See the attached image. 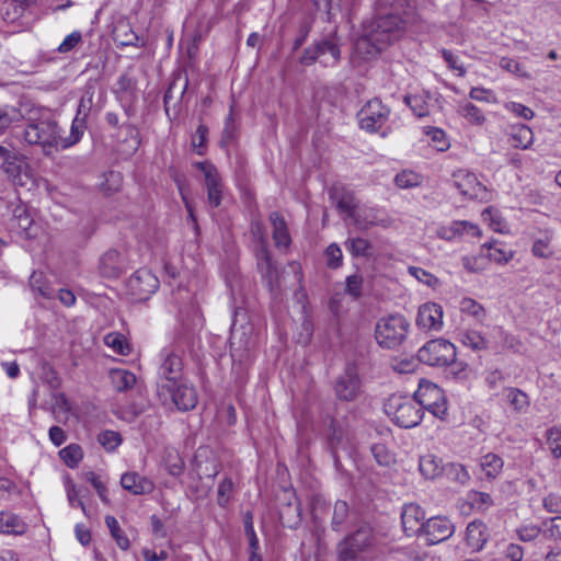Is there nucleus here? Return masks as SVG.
<instances>
[{
	"label": "nucleus",
	"instance_id": "nucleus-1",
	"mask_svg": "<svg viewBox=\"0 0 561 561\" xmlns=\"http://www.w3.org/2000/svg\"><path fill=\"white\" fill-rule=\"evenodd\" d=\"M410 9L408 0H393L388 10H379L373 20L364 22L354 43L355 54L368 60L398 41L405 30Z\"/></svg>",
	"mask_w": 561,
	"mask_h": 561
},
{
	"label": "nucleus",
	"instance_id": "nucleus-2",
	"mask_svg": "<svg viewBox=\"0 0 561 561\" xmlns=\"http://www.w3.org/2000/svg\"><path fill=\"white\" fill-rule=\"evenodd\" d=\"M410 331L409 320L401 313H390L379 318L375 325V340L383 350L401 346Z\"/></svg>",
	"mask_w": 561,
	"mask_h": 561
},
{
	"label": "nucleus",
	"instance_id": "nucleus-3",
	"mask_svg": "<svg viewBox=\"0 0 561 561\" xmlns=\"http://www.w3.org/2000/svg\"><path fill=\"white\" fill-rule=\"evenodd\" d=\"M375 545V535L368 524L360 525L336 546L339 561H367V553Z\"/></svg>",
	"mask_w": 561,
	"mask_h": 561
},
{
	"label": "nucleus",
	"instance_id": "nucleus-4",
	"mask_svg": "<svg viewBox=\"0 0 561 561\" xmlns=\"http://www.w3.org/2000/svg\"><path fill=\"white\" fill-rule=\"evenodd\" d=\"M386 412L397 425L404 428L419 425L423 417V411L415 397L391 396L386 403Z\"/></svg>",
	"mask_w": 561,
	"mask_h": 561
},
{
	"label": "nucleus",
	"instance_id": "nucleus-5",
	"mask_svg": "<svg viewBox=\"0 0 561 561\" xmlns=\"http://www.w3.org/2000/svg\"><path fill=\"white\" fill-rule=\"evenodd\" d=\"M21 135L26 144L41 147L46 154L59 146L58 125L49 118L30 122Z\"/></svg>",
	"mask_w": 561,
	"mask_h": 561
},
{
	"label": "nucleus",
	"instance_id": "nucleus-6",
	"mask_svg": "<svg viewBox=\"0 0 561 561\" xmlns=\"http://www.w3.org/2000/svg\"><path fill=\"white\" fill-rule=\"evenodd\" d=\"M341 60V49L336 36L323 37L307 47L299 62L304 66H311L320 62L324 67H334Z\"/></svg>",
	"mask_w": 561,
	"mask_h": 561
},
{
	"label": "nucleus",
	"instance_id": "nucleus-7",
	"mask_svg": "<svg viewBox=\"0 0 561 561\" xmlns=\"http://www.w3.org/2000/svg\"><path fill=\"white\" fill-rule=\"evenodd\" d=\"M174 357L175 346L173 344L163 347L159 354L160 364L157 373V388L160 399L173 403H175Z\"/></svg>",
	"mask_w": 561,
	"mask_h": 561
},
{
	"label": "nucleus",
	"instance_id": "nucleus-8",
	"mask_svg": "<svg viewBox=\"0 0 561 561\" xmlns=\"http://www.w3.org/2000/svg\"><path fill=\"white\" fill-rule=\"evenodd\" d=\"M0 169L14 186L25 187L33 182L32 169L18 152L0 145Z\"/></svg>",
	"mask_w": 561,
	"mask_h": 561
},
{
	"label": "nucleus",
	"instance_id": "nucleus-9",
	"mask_svg": "<svg viewBox=\"0 0 561 561\" xmlns=\"http://www.w3.org/2000/svg\"><path fill=\"white\" fill-rule=\"evenodd\" d=\"M456 355V346L445 339L431 340L417 352V357L421 363L434 367L455 364Z\"/></svg>",
	"mask_w": 561,
	"mask_h": 561
},
{
	"label": "nucleus",
	"instance_id": "nucleus-10",
	"mask_svg": "<svg viewBox=\"0 0 561 561\" xmlns=\"http://www.w3.org/2000/svg\"><path fill=\"white\" fill-rule=\"evenodd\" d=\"M414 397L422 410H427L440 420L446 416V398L444 391L437 385L430 381L421 382Z\"/></svg>",
	"mask_w": 561,
	"mask_h": 561
},
{
	"label": "nucleus",
	"instance_id": "nucleus-11",
	"mask_svg": "<svg viewBox=\"0 0 561 561\" xmlns=\"http://www.w3.org/2000/svg\"><path fill=\"white\" fill-rule=\"evenodd\" d=\"M334 396L343 402H353L362 394V380L357 367L353 363L346 364L333 382Z\"/></svg>",
	"mask_w": 561,
	"mask_h": 561
},
{
	"label": "nucleus",
	"instance_id": "nucleus-12",
	"mask_svg": "<svg viewBox=\"0 0 561 561\" xmlns=\"http://www.w3.org/2000/svg\"><path fill=\"white\" fill-rule=\"evenodd\" d=\"M390 108L375 98L369 100L357 113L358 125L368 133H376L388 121Z\"/></svg>",
	"mask_w": 561,
	"mask_h": 561
},
{
	"label": "nucleus",
	"instance_id": "nucleus-13",
	"mask_svg": "<svg viewBox=\"0 0 561 561\" xmlns=\"http://www.w3.org/2000/svg\"><path fill=\"white\" fill-rule=\"evenodd\" d=\"M127 291L137 300L148 299L159 287V279L151 271L139 268L127 280Z\"/></svg>",
	"mask_w": 561,
	"mask_h": 561
},
{
	"label": "nucleus",
	"instance_id": "nucleus-14",
	"mask_svg": "<svg viewBox=\"0 0 561 561\" xmlns=\"http://www.w3.org/2000/svg\"><path fill=\"white\" fill-rule=\"evenodd\" d=\"M454 186L463 195L471 199H484L486 197V187L481 184L477 176L468 170H457L453 173Z\"/></svg>",
	"mask_w": 561,
	"mask_h": 561
},
{
	"label": "nucleus",
	"instance_id": "nucleus-15",
	"mask_svg": "<svg viewBox=\"0 0 561 561\" xmlns=\"http://www.w3.org/2000/svg\"><path fill=\"white\" fill-rule=\"evenodd\" d=\"M454 524L443 516L427 519L421 535L425 536L428 545H436L448 539L454 534Z\"/></svg>",
	"mask_w": 561,
	"mask_h": 561
},
{
	"label": "nucleus",
	"instance_id": "nucleus-16",
	"mask_svg": "<svg viewBox=\"0 0 561 561\" xmlns=\"http://www.w3.org/2000/svg\"><path fill=\"white\" fill-rule=\"evenodd\" d=\"M416 325L426 331H439L443 328V308L436 302H426L419 308Z\"/></svg>",
	"mask_w": 561,
	"mask_h": 561
},
{
	"label": "nucleus",
	"instance_id": "nucleus-17",
	"mask_svg": "<svg viewBox=\"0 0 561 561\" xmlns=\"http://www.w3.org/2000/svg\"><path fill=\"white\" fill-rule=\"evenodd\" d=\"M425 514L416 504H407L402 508L401 522L408 536L421 535L424 528Z\"/></svg>",
	"mask_w": 561,
	"mask_h": 561
},
{
	"label": "nucleus",
	"instance_id": "nucleus-18",
	"mask_svg": "<svg viewBox=\"0 0 561 561\" xmlns=\"http://www.w3.org/2000/svg\"><path fill=\"white\" fill-rule=\"evenodd\" d=\"M353 219L362 230L374 226L387 227L390 224L388 216L381 209L374 207L358 209Z\"/></svg>",
	"mask_w": 561,
	"mask_h": 561
},
{
	"label": "nucleus",
	"instance_id": "nucleus-19",
	"mask_svg": "<svg viewBox=\"0 0 561 561\" xmlns=\"http://www.w3.org/2000/svg\"><path fill=\"white\" fill-rule=\"evenodd\" d=\"M125 268V259L117 250H108L100 260V271L104 277H118Z\"/></svg>",
	"mask_w": 561,
	"mask_h": 561
},
{
	"label": "nucleus",
	"instance_id": "nucleus-20",
	"mask_svg": "<svg viewBox=\"0 0 561 561\" xmlns=\"http://www.w3.org/2000/svg\"><path fill=\"white\" fill-rule=\"evenodd\" d=\"M27 530L26 522L9 510H0V534L21 536Z\"/></svg>",
	"mask_w": 561,
	"mask_h": 561
},
{
	"label": "nucleus",
	"instance_id": "nucleus-21",
	"mask_svg": "<svg viewBox=\"0 0 561 561\" xmlns=\"http://www.w3.org/2000/svg\"><path fill=\"white\" fill-rule=\"evenodd\" d=\"M122 486L135 495L148 494L153 490V483L137 472H126L121 478Z\"/></svg>",
	"mask_w": 561,
	"mask_h": 561
},
{
	"label": "nucleus",
	"instance_id": "nucleus-22",
	"mask_svg": "<svg viewBox=\"0 0 561 561\" xmlns=\"http://www.w3.org/2000/svg\"><path fill=\"white\" fill-rule=\"evenodd\" d=\"M270 221L273 227V240L275 247L278 249L288 248L291 243V238L284 217L279 213L273 211L270 215Z\"/></svg>",
	"mask_w": 561,
	"mask_h": 561
},
{
	"label": "nucleus",
	"instance_id": "nucleus-23",
	"mask_svg": "<svg viewBox=\"0 0 561 561\" xmlns=\"http://www.w3.org/2000/svg\"><path fill=\"white\" fill-rule=\"evenodd\" d=\"M194 468L201 479H213L219 473V466L215 458H207V449L199 448L194 457Z\"/></svg>",
	"mask_w": 561,
	"mask_h": 561
},
{
	"label": "nucleus",
	"instance_id": "nucleus-24",
	"mask_svg": "<svg viewBox=\"0 0 561 561\" xmlns=\"http://www.w3.org/2000/svg\"><path fill=\"white\" fill-rule=\"evenodd\" d=\"M419 471L427 480H435L443 476V459L434 454H426L420 457Z\"/></svg>",
	"mask_w": 561,
	"mask_h": 561
},
{
	"label": "nucleus",
	"instance_id": "nucleus-25",
	"mask_svg": "<svg viewBox=\"0 0 561 561\" xmlns=\"http://www.w3.org/2000/svg\"><path fill=\"white\" fill-rule=\"evenodd\" d=\"M488 539L486 526L480 520H473L468 524L466 529V541L472 551H480Z\"/></svg>",
	"mask_w": 561,
	"mask_h": 561
},
{
	"label": "nucleus",
	"instance_id": "nucleus-26",
	"mask_svg": "<svg viewBox=\"0 0 561 561\" xmlns=\"http://www.w3.org/2000/svg\"><path fill=\"white\" fill-rule=\"evenodd\" d=\"M33 226L34 221L28 210L24 206L16 207L11 222L12 229L24 238H33L35 237Z\"/></svg>",
	"mask_w": 561,
	"mask_h": 561
},
{
	"label": "nucleus",
	"instance_id": "nucleus-27",
	"mask_svg": "<svg viewBox=\"0 0 561 561\" xmlns=\"http://www.w3.org/2000/svg\"><path fill=\"white\" fill-rule=\"evenodd\" d=\"M37 0H7L3 9V19L8 23H15L35 5Z\"/></svg>",
	"mask_w": 561,
	"mask_h": 561
},
{
	"label": "nucleus",
	"instance_id": "nucleus-28",
	"mask_svg": "<svg viewBox=\"0 0 561 561\" xmlns=\"http://www.w3.org/2000/svg\"><path fill=\"white\" fill-rule=\"evenodd\" d=\"M505 402L516 413H526L530 407V399L526 392L515 387H506L502 391Z\"/></svg>",
	"mask_w": 561,
	"mask_h": 561
},
{
	"label": "nucleus",
	"instance_id": "nucleus-29",
	"mask_svg": "<svg viewBox=\"0 0 561 561\" xmlns=\"http://www.w3.org/2000/svg\"><path fill=\"white\" fill-rule=\"evenodd\" d=\"M279 519L285 527L297 528L301 523V508L300 504L295 499V502L290 501L280 507Z\"/></svg>",
	"mask_w": 561,
	"mask_h": 561
},
{
	"label": "nucleus",
	"instance_id": "nucleus-30",
	"mask_svg": "<svg viewBox=\"0 0 561 561\" xmlns=\"http://www.w3.org/2000/svg\"><path fill=\"white\" fill-rule=\"evenodd\" d=\"M512 146L520 149H528L534 142V133L525 124L512 126L511 130Z\"/></svg>",
	"mask_w": 561,
	"mask_h": 561
},
{
	"label": "nucleus",
	"instance_id": "nucleus-31",
	"mask_svg": "<svg viewBox=\"0 0 561 561\" xmlns=\"http://www.w3.org/2000/svg\"><path fill=\"white\" fill-rule=\"evenodd\" d=\"M87 129V119L75 116L71 127L70 135L66 138L59 137V146L61 149H67L78 144Z\"/></svg>",
	"mask_w": 561,
	"mask_h": 561
},
{
	"label": "nucleus",
	"instance_id": "nucleus-32",
	"mask_svg": "<svg viewBox=\"0 0 561 561\" xmlns=\"http://www.w3.org/2000/svg\"><path fill=\"white\" fill-rule=\"evenodd\" d=\"M197 401V392L194 387L178 383V410H192L196 407Z\"/></svg>",
	"mask_w": 561,
	"mask_h": 561
},
{
	"label": "nucleus",
	"instance_id": "nucleus-33",
	"mask_svg": "<svg viewBox=\"0 0 561 561\" xmlns=\"http://www.w3.org/2000/svg\"><path fill=\"white\" fill-rule=\"evenodd\" d=\"M480 466L489 480H494L504 466V460L496 454L489 453L481 458Z\"/></svg>",
	"mask_w": 561,
	"mask_h": 561
},
{
	"label": "nucleus",
	"instance_id": "nucleus-34",
	"mask_svg": "<svg viewBox=\"0 0 561 561\" xmlns=\"http://www.w3.org/2000/svg\"><path fill=\"white\" fill-rule=\"evenodd\" d=\"M110 378L117 391H126L136 383V376L125 369L113 368L110 370Z\"/></svg>",
	"mask_w": 561,
	"mask_h": 561
},
{
	"label": "nucleus",
	"instance_id": "nucleus-35",
	"mask_svg": "<svg viewBox=\"0 0 561 561\" xmlns=\"http://www.w3.org/2000/svg\"><path fill=\"white\" fill-rule=\"evenodd\" d=\"M206 188H207V198L209 204L213 207H218L221 203V194H222V182L219 173L217 174H207V179L205 180Z\"/></svg>",
	"mask_w": 561,
	"mask_h": 561
},
{
	"label": "nucleus",
	"instance_id": "nucleus-36",
	"mask_svg": "<svg viewBox=\"0 0 561 561\" xmlns=\"http://www.w3.org/2000/svg\"><path fill=\"white\" fill-rule=\"evenodd\" d=\"M104 344L110 347L114 353L127 356L131 352V346L126 336L118 332H111L104 336Z\"/></svg>",
	"mask_w": 561,
	"mask_h": 561
},
{
	"label": "nucleus",
	"instance_id": "nucleus-37",
	"mask_svg": "<svg viewBox=\"0 0 561 561\" xmlns=\"http://www.w3.org/2000/svg\"><path fill=\"white\" fill-rule=\"evenodd\" d=\"M345 249L356 257H370L373 255V244L364 238H351L344 243Z\"/></svg>",
	"mask_w": 561,
	"mask_h": 561
},
{
	"label": "nucleus",
	"instance_id": "nucleus-38",
	"mask_svg": "<svg viewBox=\"0 0 561 561\" xmlns=\"http://www.w3.org/2000/svg\"><path fill=\"white\" fill-rule=\"evenodd\" d=\"M443 474L451 482L465 485L470 480V474L466 467L457 462L444 463Z\"/></svg>",
	"mask_w": 561,
	"mask_h": 561
},
{
	"label": "nucleus",
	"instance_id": "nucleus-39",
	"mask_svg": "<svg viewBox=\"0 0 561 561\" xmlns=\"http://www.w3.org/2000/svg\"><path fill=\"white\" fill-rule=\"evenodd\" d=\"M113 37L117 46H133L138 41L137 34L131 30L128 23H118L114 31Z\"/></svg>",
	"mask_w": 561,
	"mask_h": 561
},
{
	"label": "nucleus",
	"instance_id": "nucleus-40",
	"mask_svg": "<svg viewBox=\"0 0 561 561\" xmlns=\"http://www.w3.org/2000/svg\"><path fill=\"white\" fill-rule=\"evenodd\" d=\"M428 94L405 95L404 103L417 117H424L430 113Z\"/></svg>",
	"mask_w": 561,
	"mask_h": 561
},
{
	"label": "nucleus",
	"instance_id": "nucleus-41",
	"mask_svg": "<svg viewBox=\"0 0 561 561\" xmlns=\"http://www.w3.org/2000/svg\"><path fill=\"white\" fill-rule=\"evenodd\" d=\"M94 94H95L94 83H88L84 87L83 94L79 101L76 116L88 121V117L93 107Z\"/></svg>",
	"mask_w": 561,
	"mask_h": 561
},
{
	"label": "nucleus",
	"instance_id": "nucleus-42",
	"mask_svg": "<svg viewBox=\"0 0 561 561\" xmlns=\"http://www.w3.org/2000/svg\"><path fill=\"white\" fill-rule=\"evenodd\" d=\"M499 244L500 242L495 240L492 242L484 243L482 245V249H486L489 251L486 256L491 261H494L497 264H506L508 261L513 259L514 253L511 250L497 247Z\"/></svg>",
	"mask_w": 561,
	"mask_h": 561
},
{
	"label": "nucleus",
	"instance_id": "nucleus-43",
	"mask_svg": "<svg viewBox=\"0 0 561 561\" xmlns=\"http://www.w3.org/2000/svg\"><path fill=\"white\" fill-rule=\"evenodd\" d=\"M458 113L470 124L481 126L485 122L482 111L473 103L465 102L459 104Z\"/></svg>",
	"mask_w": 561,
	"mask_h": 561
},
{
	"label": "nucleus",
	"instance_id": "nucleus-44",
	"mask_svg": "<svg viewBox=\"0 0 561 561\" xmlns=\"http://www.w3.org/2000/svg\"><path fill=\"white\" fill-rule=\"evenodd\" d=\"M460 342L473 351H484L489 346L488 340L474 330L461 332Z\"/></svg>",
	"mask_w": 561,
	"mask_h": 561
},
{
	"label": "nucleus",
	"instance_id": "nucleus-45",
	"mask_svg": "<svg viewBox=\"0 0 561 561\" xmlns=\"http://www.w3.org/2000/svg\"><path fill=\"white\" fill-rule=\"evenodd\" d=\"M105 524L108 527L111 536L115 540L116 545L122 550H127L129 548V539L122 530L118 520L114 516L107 515L105 517Z\"/></svg>",
	"mask_w": 561,
	"mask_h": 561
},
{
	"label": "nucleus",
	"instance_id": "nucleus-46",
	"mask_svg": "<svg viewBox=\"0 0 561 561\" xmlns=\"http://www.w3.org/2000/svg\"><path fill=\"white\" fill-rule=\"evenodd\" d=\"M60 458L70 467L76 468L83 458L82 449L77 444H70L59 451Z\"/></svg>",
	"mask_w": 561,
	"mask_h": 561
},
{
	"label": "nucleus",
	"instance_id": "nucleus-47",
	"mask_svg": "<svg viewBox=\"0 0 561 561\" xmlns=\"http://www.w3.org/2000/svg\"><path fill=\"white\" fill-rule=\"evenodd\" d=\"M394 183L400 188H413L421 185L422 176L412 170H403L396 175Z\"/></svg>",
	"mask_w": 561,
	"mask_h": 561
},
{
	"label": "nucleus",
	"instance_id": "nucleus-48",
	"mask_svg": "<svg viewBox=\"0 0 561 561\" xmlns=\"http://www.w3.org/2000/svg\"><path fill=\"white\" fill-rule=\"evenodd\" d=\"M98 442L106 451L112 453L123 443V438L118 432L106 430L99 434Z\"/></svg>",
	"mask_w": 561,
	"mask_h": 561
},
{
	"label": "nucleus",
	"instance_id": "nucleus-49",
	"mask_svg": "<svg viewBox=\"0 0 561 561\" xmlns=\"http://www.w3.org/2000/svg\"><path fill=\"white\" fill-rule=\"evenodd\" d=\"M348 516V504L345 501H336L333 507V516L331 527L335 531H340Z\"/></svg>",
	"mask_w": 561,
	"mask_h": 561
},
{
	"label": "nucleus",
	"instance_id": "nucleus-50",
	"mask_svg": "<svg viewBox=\"0 0 561 561\" xmlns=\"http://www.w3.org/2000/svg\"><path fill=\"white\" fill-rule=\"evenodd\" d=\"M30 286L33 291L38 293L44 298H51L54 290L45 280L42 273H33L30 278Z\"/></svg>",
	"mask_w": 561,
	"mask_h": 561
},
{
	"label": "nucleus",
	"instance_id": "nucleus-51",
	"mask_svg": "<svg viewBox=\"0 0 561 561\" xmlns=\"http://www.w3.org/2000/svg\"><path fill=\"white\" fill-rule=\"evenodd\" d=\"M263 280L266 283L268 289L274 293L278 289V271L274 262L266 263V265L259 268Z\"/></svg>",
	"mask_w": 561,
	"mask_h": 561
},
{
	"label": "nucleus",
	"instance_id": "nucleus-52",
	"mask_svg": "<svg viewBox=\"0 0 561 561\" xmlns=\"http://www.w3.org/2000/svg\"><path fill=\"white\" fill-rule=\"evenodd\" d=\"M409 273L420 283L425 284L430 288L435 289L440 286V280L435 275L422 267L410 266Z\"/></svg>",
	"mask_w": 561,
	"mask_h": 561
},
{
	"label": "nucleus",
	"instance_id": "nucleus-53",
	"mask_svg": "<svg viewBox=\"0 0 561 561\" xmlns=\"http://www.w3.org/2000/svg\"><path fill=\"white\" fill-rule=\"evenodd\" d=\"M541 528L545 538L561 540V516H556L545 520Z\"/></svg>",
	"mask_w": 561,
	"mask_h": 561
},
{
	"label": "nucleus",
	"instance_id": "nucleus-54",
	"mask_svg": "<svg viewBox=\"0 0 561 561\" xmlns=\"http://www.w3.org/2000/svg\"><path fill=\"white\" fill-rule=\"evenodd\" d=\"M363 283V276L359 274L347 276L345 279V293L354 300L359 299L362 297Z\"/></svg>",
	"mask_w": 561,
	"mask_h": 561
},
{
	"label": "nucleus",
	"instance_id": "nucleus-55",
	"mask_svg": "<svg viewBox=\"0 0 561 561\" xmlns=\"http://www.w3.org/2000/svg\"><path fill=\"white\" fill-rule=\"evenodd\" d=\"M500 67L517 77L530 78V75L526 71L525 67L516 59L502 57L500 60Z\"/></svg>",
	"mask_w": 561,
	"mask_h": 561
},
{
	"label": "nucleus",
	"instance_id": "nucleus-56",
	"mask_svg": "<svg viewBox=\"0 0 561 561\" xmlns=\"http://www.w3.org/2000/svg\"><path fill=\"white\" fill-rule=\"evenodd\" d=\"M455 224V231H456V239H459L463 236H471V237H480L481 230L480 228L468 220H454Z\"/></svg>",
	"mask_w": 561,
	"mask_h": 561
},
{
	"label": "nucleus",
	"instance_id": "nucleus-57",
	"mask_svg": "<svg viewBox=\"0 0 561 561\" xmlns=\"http://www.w3.org/2000/svg\"><path fill=\"white\" fill-rule=\"evenodd\" d=\"M460 310L477 320L481 321L485 317L483 307L471 298H463L460 302Z\"/></svg>",
	"mask_w": 561,
	"mask_h": 561
},
{
	"label": "nucleus",
	"instance_id": "nucleus-58",
	"mask_svg": "<svg viewBox=\"0 0 561 561\" xmlns=\"http://www.w3.org/2000/svg\"><path fill=\"white\" fill-rule=\"evenodd\" d=\"M336 207L339 208V210L354 218V215H356L357 210L356 202L353 194L346 192L343 193L341 196L336 197Z\"/></svg>",
	"mask_w": 561,
	"mask_h": 561
},
{
	"label": "nucleus",
	"instance_id": "nucleus-59",
	"mask_svg": "<svg viewBox=\"0 0 561 561\" xmlns=\"http://www.w3.org/2000/svg\"><path fill=\"white\" fill-rule=\"evenodd\" d=\"M324 257L328 267L339 268L343 263L342 250L336 243L330 244L324 251Z\"/></svg>",
	"mask_w": 561,
	"mask_h": 561
},
{
	"label": "nucleus",
	"instance_id": "nucleus-60",
	"mask_svg": "<svg viewBox=\"0 0 561 561\" xmlns=\"http://www.w3.org/2000/svg\"><path fill=\"white\" fill-rule=\"evenodd\" d=\"M208 128L201 124L192 135V147L197 154H204L207 144Z\"/></svg>",
	"mask_w": 561,
	"mask_h": 561
},
{
	"label": "nucleus",
	"instance_id": "nucleus-61",
	"mask_svg": "<svg viewBox=\"0 0 561 561\" xmlns=\"http://www.w3.org/2000/svg\"><path fill=\"white\" fill-rule=\"evenodd\" d=\"M370 451L378 465L387 467L393 461V456L383 444H374Z\"/></svg>",
	"mask_w": 561,
	"mask_h": 561
},
{
	"label": "nucleus",
	"instance_id": "nucleus-62",
	"mask_svg": "<svg viewBox=\"0 0 561 561\" xmlns=\"http://www.w3.org/2000/svg\"><path fill=\"white\" fill-rule=\"evenodd\" d=\"M547 445L556 458L561 457V428L551 427L547 431Z\"/></svg>",
	"mask_w": 561,
	"mask_h": 561
},
{
	"label": "nucleus",
	"instance_id": "nucleus-63",
	"mask_svg": "<svg viewBox=\"0 0 561 561\" xmlns=\"http://www.w3.org/2000/svg\"><path fill=\"white\" fill-rule=\"evenodd\" d=\"M20 111L13 106H0V131L7 129L13 122L19 121Z\"/></svg>",
	"mask_w": 561,
	"mask_h": 561
},
{
	"label": "nucleus",
	"instance_id": "nucleus-64",
	"mask_svg": "<svg viewBox=\"0 0 561 561\" xmlns=\"http://www.w3.org/2000/svg\"><path fill=\"white\" fill-rule=\"evenodd\" d=\"M461 263L463 268L470 273H479L485 268L483 255L462 256Z\"/></svg>",
	"mask_w": 561,
	"mask_h": 561
}]
</instances>
